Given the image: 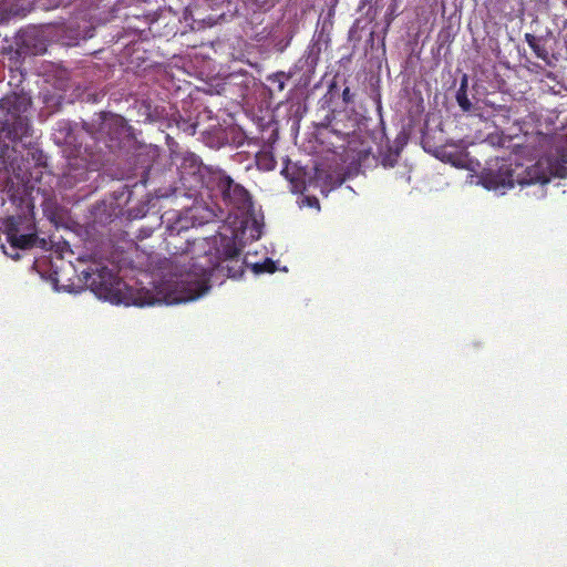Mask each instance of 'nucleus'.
<instances>
[{"label": "nucleus", "instance_id": "nucleus-4", "mask_svg": "<svg viewBox=\"0 0 567 567\" xmlns=\"http://www.w3.org/2000/svg\"><path fill=\"white\" fill-rule=\"evenodd\" d=\"M206 187L217 190L223 202L233 209L241 213L252 210L254 204L250 193L243 185L236 183L225 171L219 168L212 171Z\"/></svg>", "mask_w": 567, "mask_h": 567}, {"label": "nucleus", "instance_id": "nucleus-31", "mask_svg": "<svg viewBox=\"0 0 567 567\" xmlns=\"http://www.w3.org/2000/svg\"><path fill=\"white\" fill-rule=\"evenodd\" d=\"M17 37H20V35H27V33L23 31V30H19L17 33H16Z\"/></svg>", "mask_w": 567, "mask_h": 567}, {"label": "nucleus", "instance_id": "nucleus-28", "mask_svg": "<svg viewBox=\"0 0 567 567\" xmlns=\"http://www.w3.org/2000/svg\"><path fill=\"white\" fill-rule=\"evenodd\" d=\"M147 38H137V40L132 42L133 47H140Z\"/></svg>", "mask_w": 567, "mask_h": 567}, {"label": "nucleus", "instance_id": "nucleus-3", "mask_svg": "<svg viewBox=\"0 0 567 567\" xmlns=\"http://www.w3.org/2000/svg\"><path fill=\"white\" fill-rule=\"evenodd\" d=\"M83 128L97 142L109 148H118L124 138L131 135V126L118 114L101 112L91 122H84Z\"/></svg>", "mask_w": 567, "mask_h": 567}, {"label": "nucleus", "instance_id": "nucleus-25", "mask_svg": "<svg viewBox=\"0 0 567 567\" xmlns=\"http://www.w3.org/2000/svg\"><path fill=\"white\" fill-rule=\"evenodd\" d=\"M353 94L351 93L349 87H344L342 91V100L346 104H350L353 102Z\"/></svg>", "mask_w": 567, "mask_h": 567}, {"label": "nucleus", "instance_id": "nucleus-11", "mask_svg": "<svg viewBox=\"0 0 567 567\" xmlns=\"http://www.w3.org/2000/svg\"><path fill=\"white\" fill-rule=\"evenodd\" d=\"M30 106L31 97L24 92L8 94L0 102V110L10 116L23 115Z\"/></svg>", "mask_w": 567, "mask_h": 567}, {"label": "nucleus", "instance_id": "nucleus-23", "mask_svg": "<svg viewBox=\"0 0 567 567\" xmlns=\"http://www.w3.org/2000/svg\"><path fill=\"white\" fill-rule=\"evenodd\" d=\"M225 259H234L239 256L240 250L236 247L234 243L228 244L223 251Z\"/></svg>", "mask_w": 567, "mask_h": 567}, {"label": "nucleus", "instance_id": "nucleus-19", "mask_svg": "<svg viewBox=\"0 0 567 567\" xmlns=\"http://www.w3.org/2000/svg\"><path fill=\"white\" fill-rule=\"evenodd\" d=\"M33 39L34 38H8V37H4V38H2L3 43L1 45V49L3 52H6L8 50L11 53L12 44L10 43V40H13L14 44L18 47L17 50L14 51V53L18 58H20L28 53V50L25 48L27 40H33Z\"/></svg>", "mask_w": 567, "mask_h": 567}, {"label": "nucleus", "instance_id": "nucleus-27", "mask_svg": "<svg viewBox=\"0 0 567 567\" xmlns=\"http://www.w3.org/2000/svg\"><path fill=\"white\" fill-rule=\"evenodd\" d=\"M152 233H153L152 228H141L137 238L142 239V238L150 237L152 235Z\"/></svg>", "mask_w": 567, "mask_h": 567}, {"label": "nucleus", "instance_id": "nucleus-10", "mask_svg": "<svg viewBox=\"0 0 567 567\" xmlns=\"http://www.w3.org/2000/svg\"><path fill=\"white\" fill-rule=\"evenodd\" d=\"M377 11L370 4L365 11L364 17L357 18L348 35H357L358 33H364L365 35H379L386 31L385 28H380L378 23H373Z\"/></svg>", "mask_w": 567, "mask_h": 567}, {"label": "nucleus", "instance_id": "nucleus-30", "mask_svg": "<svg viewBox=\"0 0 567 567\" xmlns=\"http://www.w3.org/2000/svg\"><path fill=\"white\" fill-rule=\"evenodd\" d=\"M224 144H225V142L218 137V140H217V142H216L215 146H216V147H220V146H221V145H224Z\"/></svg>", "mask_w": 567, "mask_h": 567}, {"label": "nucleus", "instance_id": "nucleus-12", "mask_svg": "<svg viewBox=\"0 0 567 567\" xmlns=\"http://www.w3.org/2000/svg\"><path fill=\"white\" fill-rule=\"evenodd\" d=\"M34 0H0V24L13 17H24L33 8Z\"/></svg>", "mask_w": 567, "mask_h": 567}, {"label": "nucleus", "instance_id": "nucleus-13", "mask_svg": "<svg viewBox=\"0 0 567 567\" xmlns=\"http://www.w3.org/2000/svg\"><path fill=\"white\" fill-rule=\"evenodd\" d=\"M4 122H2V131L7 132V135L12 141H21L29 131V122L28 118L23 115L20 116H10Z\"/></svg>", "mask_w": 567, "mask_h": 567}, {"label": "nucleus", "instance_id": "nucleus-24", "mask_svg": "<svg viewBox=\"0 0 567 567\" xmlns=\"http://www.w3.org/2000/svg\"><path fill=\"white\" fill-rule=\"evenodd\" d=\"M382 0H361V3H360V7H359V10H363L365 8V6H372L374 11H378V9L382 8V4H381Z\"/></svg>", "mask_w": 567, "mask_h": 567}, {"label": "nucleus", "instance_id": "nucleus-15", "mask_svg": "<svg viewBox=\"0 0 567 567\" xmlns=\"http://www.w3.org/2000/svg\"><path fill=\"white\" fill-rule=\"evenodd\" d=\"M295 76L299 78V73L292 66L288 72L279 71L269 74L266 80L275 91L282 92L286 87V82Z\"/></svg>", "mask_w": 567, "mask_h": 567}, {"label": "nucleus", "instance_id": "nucleus-16", "mask_svg": "<svg viewBox=\"0 0 567 567\" xmlns=\"http://www.w3.org/2000/svg\"><path fill=\"white\" fill-rule=\"evenodd\" d=\"M529 47L536 53V55L545 61L549 60V56H554V53H549L547 45L555 38H525Z\"/></svg>", "mask_w": 567, "mask_h": 567}, {"label": "nucleus", "instance_id": "nucleus-2", "mask_svg": "<svg viewBox=\"0 0 567 567\" xmlns=\"http://www.w3.org/2000/svg\"><path fill=\"white\" fill-rule=\"evenodd\" d=\"M4 158V156H2ZM4 172L8 174L10 171L14 174L18 182L14 183L11 177H6V184L3 192H6L11 204L16 207V212L11 215L6 216L2 219V231L7 236V240L10 247L17 251L18 249H30L37 246L38 243L41 245L45 244L44 239L38 237V230L34 218V205L27 192V187L23 183V178L19 179V174L16 173L13 162L9 165L3 159ZM6 255L12 259H19L18 252H8L3 250Z\"/></svg>", "mask_w": 567, "mask_h": 567}, {"label": "nucleus", "instance_id": "nucleus-1", "mask_svg": "<svg viewBox=\"0 0 567 567\" xmlns=\"http://www.w3.org/2000/svg\"><path fill=\"white\" fill-rule=\"evenodd\" d=\"M188 231V220L178 218L166 228L164 239L165 249L171 255L172 264H179L178 257L183 258V266H187L178 274L177 285H181L179 297L175 301H190L199 298L209 289L212 272L219 267L218 261H212L208 255L195 258L190 256L196 245L190 241Z\"/></svg>", "mask_w": 567, "mask_h": 567}, {"label": "nucleus", "instance_id": "nucleus-20", "mask_svg": "<svg viewBox=\"0 0 567 567\" xmlns=\"http://www.w3.org/2000/svg\"><path fill=\"white\" fill-rule=\"evenodd\" d=\"M256 165L259 169L269 172L276 168L277 161L271 151H259L256 154Z\"/></svg>", "mask_w": 567, "mask_h": 567}, {"label": "nucleus", "instance_id": "nucleus-18", "mask_svg": "<svg viewBox=\"0 0 567 567\" xmlns=\"http://www.w3.org/2000/svg\"><path fill=\"white\" fill-rule=\"evenodd\" d=\"M468 76L463 74L460 83V87L456 92V102L463 112H470L472 110V103L467 96Z\"/></svg>", "mask_w": 567, "mask_h": 567}, {"label": "nucleus", "instance_id": "nucleus-9", "mask_svg": "<svg viewBox=\"0 0 567 567\" xmlns=\"http://www.w3.org/2000/svg\"><path fill=\"white\" fill-rule=\"evenodd\" d=\"M516 182L520 186L549 182L547 171L539 162L527 167L516 163Z\"/></svg>", "mask_w": 567, "mask_h": 567}, {"label": "nucleus", "instance_id": "nucleus-29", "mask_svg": "<svg viewBox=\"0 0 567 567\" xmlns=\"http://www.w3.org/2000/svg\"><path fill=\"white\" fill-rule=\"evenodd\" d=\"M203 22H207L209 25H213L216 23V20L212 17H208L207 19H203Z\"/></svg>", "mask_w": 567, "mask_h": 567}, {"label": "nucleus", "instance_id": "nucleus-7", "mask_svg": "<svg viewBox=\"0 0 567 567\" xmlns=\"http://www.w3.org/2000/svg\"><path fill=\"white\" fill-rule=\"evenodd\" d=\"M181 179L188 188L203 187L205 183V173L208 175L213 171L203 165L202 159L194 153H185L178 166Z\"/></svg>", "mask_w": 567, "mask_h": 567}, {"label": "nucleus", "instance_id": "nucleus-22", "mask_svg": "<svg viewBox=\"0 0 567 567\" xmlns=\"http://www.w3.org/2000/svg\"><path fill=\"white\" fill-rule=\"evenodd\" d=\"M401 3L402 0H391V3L384 14V18L386 19V27L389 25L390 20L401 12Z\"/></svg>", "mask_w": 567, "mask_h": 567}, {"label": "nucleus", "instance_id": "nucleus-17", "mask_svg": "<svg viewBox=\"0 0 567 567\" xmlns=\"http://www.w3.org/2000/svg\"><path fill=\"white\" fill-rule=\"evenodd\" d=\"M338 0H329L330 8L328 12L323 16L320 14L318 24H317V32L318 35H329L332 31V19L334 16V9L333 7L337 4Z\"/></svg>", "mask_w": 567, "mask_h": 567}, {"label": "nucleus", "instance_id": "nucleus-32", "mask_svg": "<svg viewBox=\"0 0 567 567\" xmlns=\"http://www.w3.org/2000/svg\"><path fill=\"white\" fill-rule=\"evenodd\" d=\"M270 265H271V267H270V268H267V271L272 272V271H274V265H272V261H270Z\"/></svg>", "mask_w": 567, "mask_h": 567}, {"label": "nucleus", "instance_id": "nucleus-8", "mask_svg": "<svg viewBox=\"0 0 567 567\" xmlns=\"http://www.w3.org/2000/svg\"><path fill=\"white\" fill-rule=\"evenodd\" d=\"M320 54L321 38L316 40L312 39L302 56L293 64V68L299 73V78L296 80V85L308 84L310 82L320 60Z\"/></svg>", "mask_w": 567, "mask_h": 567}, {"label": "nucleus", "instance_id": "nucleus-6", "mask_svg": "<svg viewBox=\"0 0 567 567\" xmlns=\"http://www.w3.org/2000/svg\"><path fill=\"white\" fill-rule=\"evenodd\" d=\"M85 280L100 298L120 301L118 295L123 282L107 267H96L91 272H85Z\"/></svg>", "mask_w": 567, "mask_h": 567}, {"label": "nucleus", "instance_id": "nucleus-26", "mask_svg": "<svg viewBox=\"0 0 567 567\" xmlns=\"http://www.w3.org/2000/svg\"><path fill=\"white\" fill-rule=\"evenodd\" d=\"M305 200L307 202L308 206L319 208V200H318L317 197H315V196L313 197L307 196L305 198Z\"/></svg>", "mask_w": 567, "mask_h": 567}, {"label": "nucleus", "instance_id": "nucleus-14", "mask_svg": "<svg viewBox=\"0 0 567 567\" xmlns=\"http://www.w3.org/2000/svg\"><path fill=\"white\" fill-rule=\"evenodd\" d=\"M161 302H168L167 297L144 288L132 295V303L137 307L154 306Z\"/></svg>", "mask_w": 567, "mask_h": 567}, {"label": "nucleus", "instance_id": "nucleus-21", "mask_svg": "<svg viewBox=\"0 0 567 567\" xmlns=\"http://www.w3.org/2000/svg\"><path fill=\"white\" fill-rule=\"evenodd\" d=\"M331 127V132L338 136H340L342 140L347 141L348 144L351 143V140H353L355 137V130H351V131H342V127H339V122L336 121L333 123H331L330 125Z\"/></svg>", "mask_w": 567, "mask_h": 567}, {"label": "nucleus", "instance_id": "nucleus-5", "mask_svg": "<svg viewBox=\"0 0 567 567\" xmlns=\"http://www.w3.org/2000/svg\"><path fill=\"white\" fill-rule=\"evenodd\" d=\"M516 163L511 158L495 157L486 162L480 178V184L488 190H501L513 188L516 182Z\"/></svg>", "mask_w": 567, "mask_h": 567}]
</instances>
